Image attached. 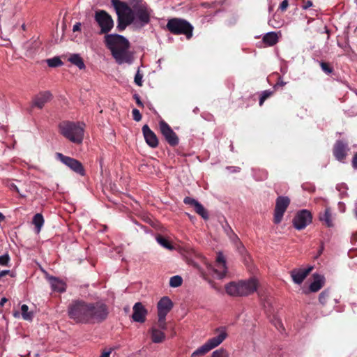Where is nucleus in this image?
I'll return each mask as SVG.
<instances>
[{
	"label": "nucleus",
	"instance_id": "nucleus-1",
	"mask_svg": "<svg viewBox=\"0 0 357 357\" xmlns=\"http://www.w3.org/2000/svg\"><path fill=\"white\" fill-rule=\"evenodd\" d=\"M105 44L119 65H130L133 63L134 56L129 50L130 42L125 36L117 33L107 34Z\"/></svg>",
	"mask_w": 357,
	"mask_h": 357
},
{
	"label": "nucleus",
	"instance_id": "nucleus-2",
	"mask_svg": "<svg viewBox=\"0 0 357 357\" xmlns=\"http://www.w3.org/2000/svg\"><path fill=\"white\" fill-rule=\"evenodd\" d=\"M111 2L118 17L116 29L119 31H123L128 25L134 22L132 9L126 2L120 0H111Z\"/></svg>",
	"mask_w": 357,
	"mask_h": 357
},
{
	"label": "nucleus",
	"instance_id": "nucleus-3",
	"mask_svg": "<svg viewBox=\"0 0 357 357\" xmlns=\"http://www.w3.org/2000/svg\"><path fill=\"white\" fill-rule=\"evenodd\" d=\"M89 303L82 299L73 300L68 306V315L77 324H89Z\"/></svg>",
	"mask_w": 357,
	"mask_h": 357
},
{
	"label": "nucleus",
	"instance_id": "nucleus-4",
	"mask_svg": "<svg viewBox=\"0 0 357 357\" xmlns=\"http://www.w3.org/2000/svg\"><path fill=\"white\" fill-rule=\"evenodd\" d=\"M84 123L64 121L59 126L61 134L75 144H81L84 133Z\"/></svg>",
	"mask_w": 357,
	"mask_h": 357
},
{
	"label": "nucleus",
	"instance_id": "nucleus-5",
	"mask_svg": "<svg viewBox=\"0 0 357 357\" xmlns=\"http://www.w3.org/2000/svg\"><path fill=\"white\" fill-rule=\"evenodd\" d=\"M215 336L208 339L203 345L195 350L191 357H197L207 354L213 349L218 347L228 336L226 328L220 327L215 330Z\"/></svg>",
	"mask_w": 357,
	"mask_h": 357
},
{
	"label": "nucleus",
	"instance_id": "nucleus-6",
	"mask_svg": "<svg viewBox=\"0 0 357 357\" xmlns=\"http://www.w3.org/2000/svg\"><path fill=\"white\" fill-rule=\"evenodd\" d=\"M167 29L173 34L185 35L188 39L192 36L193 26L188 21L180 18H172L168 20Z\"/></svg>",
	"mask_w": 357,
	"mask_h": 357
},
{
	"label": "nucleus",
	"instance_id": "nucleus-7",
	"mask_svg": "<svg viewBox=\"0 0 357 357\" xmlns=\"http://www.w3.org/2000/svg\"><path fill=\"white\" fill-rule=\"evenodd\" d=\"M108 313L107 306L104 303L101 301L89 303V323L101 322L106 319Z\"/></svg>",
	"mask_w": 357,
	"mask_h": 357
},
{
	"label": "nucleus",
	"instance_id": "nucleus-8",
	"mask_svg": "<svg viewBox=\"0 0 357 357\" xmlns=\"http://www.w3.org/2000/svg\"><path fill=\"white\" fill-rule=\"evenodd\" d=\"M132 13L134 18L133 24L137 28H142L150 22L153 10L146 5L137 10H132Z\"/></svg>",
	"mask_w": 357,
	"mask_h": 357
},
{
	"label": "nucleus",
	"instance_id": "nucleus-9",
	"mask_svg": "<svg viewBox=\"0 0 357 357\" xmlns=\"http://www.w3.org/2000/svg\"><path fill=\"white\" fill-rule=\"evenodd\" d=\"M94 18L100 27V33H107L112 29L114 21L105 10H100L96 11Z\"/></svg>",
	"mask_w": 357,
	"mask_h": 357
},
{
	"label": "nucleus",
	"instance_id": "nucleus-10",
	"mask_svg": "<svg viewBox=\"0 0 357 357\" xmlns=\"http://www.w3.org/2000/svg\"><path fill=\"white\" fill-rule=\"evenodd\" d=\"M56 158L76 174L82 176H85V169L79 160L61 153H56Z\"/></svg>",
	"mask_w": 357,
	"mask_h": 357
},
{
	"label": "nucleus",
	"instance_id": "nucleus-11",
	"mask_svg": "<svg viewBox=\"0 0 357 357\" xmlns=\"http://www.w3.org/2000/svg\"><path fill=\"white\" fill-rule=\"evenodd\" d=\"M312 220V216L311 213L306 209H303L297 212L293 218L292 223L295 229L302 230L309 225Z\"/></svg>",
	"mask_w": 357,
	"mask_h": 357
},
{
	"label": "nucleus",
	"instance_id": "nucleus-12",
	"mask_svg": "<svg viewBox=\"0 0 357 357\" xmlns=\"http://www.w3.org/2000/svg\"><path fill=\"white\" fill-rule=\"evenodd\" d=\"M290 199L287 197L279 196L275 202L273 222L278 225L281 222L284 213L289 205Z\"/></svg>",
	"mask_w": 357,
	"mask_h": 357
},
{
	"label": "nucleus",
	"instance_id": "nucleus-13",
	"mask_svg": "<svg viewBox=\"0 0 357 357\" xmlns=\"http://www.w3.org/2000/svg\"><path fill=\"white\" fill-rule=\"evenodd\" d=\"M159 128L162 136L170 146H175L178 144L179 139L177 135L167 123L161 120L159 122Z\"/></svg>",
	"mask_w": 357,
	"mask_h": 357
},
{
	"label": "nucleus",
	"instance_id": "nucleus-14",
	"mask_svg": "<svg viewBox=\"0 0 357 357\" xmlns=\"http://www.w3.org/2000/svg\"><path fill=\"white\" fill-rule=\"evenodd\" d=\"M214 275L219 279L225 276L227 271L225 257L222 252L218 254L217 259L214 267L213 268Z\"/></svg>",
	"mask_w": 357,
	"mask_h": 357
},
{
	"label": "nucleus",
	"instance_id": "nucleus-15",
	"mask_svg": "<svg viewBox=\"0 0 357 357\" xmlns=\"http://www.w3.org/2000/svg\"><path fill=\"white\" fill-rule=\"evenodd\" d=\"M132 310V320L135 322L144 323L146 321L147 310L145 308L143 304L140 302L136 303L134 305Z\"/></svg>",
	"mask_w": 357,
	"mask_h": 357
},
{
	"label": "nucleus",
	"instance_id": "nucleus-16",
	"mask_svg": "<svg viewBox=\"0 0 357 357\" xmlns=\"http://www.w3.org/2000/svg\"><path fill=\"white\" fill-rule=\"evenodd\" d=\"M348 150L347 143L342 140H337L334 145L333 155L338 161L342 162L347 155Z\"/></svg>",
	"mask_w": 357,
	"mask_h": 357
},
{
	"label": "nucleus",
	"instance_id": "nucleus-17",
	"mask_svg": "<svg viewBox=\"0 0 357 357\" xmlns=\"http://www.w3.org/2000/svg\"><path fill=\"white\" fill-rule=\"evenodd\" d=\"M52 98V95L50 91H40L33 98L32 106L42 109Z\"/></svg>",
	"mask_w": 357,
	"mask_h": 357
},
{
	"label": "nucleus",
	"instance_id": "nucleus-18",
	"mask_svg": "<svg viewBox=\"0 0 357 357\" xmlns=\"http://www.w3.org/2000/svg\"><path fill=\"white\" fill-rule=\"evenodd\" d=\"M173 307V303L167 296L162 297L158 303V315L167 316Z\"/></svg>",
	"mask_w": 357,
	"mask_h": 357
},
{
	"label": "nucleus",
	"instance_id": "nucleus-19",
	"mask_svg": "<svg viewBox=\"0 0 357 357\" xmlns=\"http://www.w3.org/2000/svg\"><path fill=\"white\" fill-rule=\"evenodd\" d=\"M241 284L243 291L242 296H246L252 294L257 288V281L253 278L249 280H241Z\"/></svg>",
	"mask_w": 357,
	"mask_h": 357
},
{
	"label": "nucleus",
	"instance_id": "nucleus-20",
	"mask_svg": "<svg viewBox=\"0 0 357 357\" xmlns=\"http://www.w3.org/2000/svg\"><path fill=\"white\" fill-rule=\"evenodd\" d=\"M312 266H309L305 269H294L291 271V276L294 283L300 284L312 270Z\"/></svg>",
	"mask_w": 357,
	"mask_h": 357
},
{
	"label": "nucleus",
	"instance_id": "nucleus-21",
	"mask_svg": "<svg viewBox=\"0 0 357 357\" xmlns=\"http://www.w3.org/2000/svg\"><path fill=\"white\" fill-rule=\"evenodd\" d=\"M142 132L147 144L151 148L157 147L158 145L157 136L147 125H144L142 127Z\"/></svg>",
	"mask_w": 357,
	"mask_h": 357
},
{
	"label": "nucleus",
	"instance_id": "nucleus-22",
	"mask_svg": "<svg viewBox=\"0 0 357 357\" xmlns=\"http://www.w3.org/2000/svg\"><path fill=\"white\" fill-rule=\"evenodd\" d=\"M225 291L231 296H242L243 291L241 280L238 282H230L225 285Z\"/></svg>",
	"mask_w": 357,
	"mask_h": 357
},
{
	"label": "nucleus",
	"instance_id": "nucleus-23",
	"mask_svg": "<svg viewBox=\"0 0 357 357\" xmlns=\"http://www.w3.org/2000/svg\"><path fill=\"white\" fill-rule=\"evenodd\" d=\"M48 280L52 291L60 293L66 291V284L63 280L54 276H50Z\"/></svg>",
	"mask_w": 357,
	"mask_h": 357
},
{
	"label": "nucleus",
	"instance_id": "nucleus-24",
	"mask_svg": "<svg viewBox=\"0 0 357 357\" xmlns=\"http://www.w3.org/2000/svg\"><path fill=\"white\" fill-rule=\"evenodd\" d=\"M149 331L151 336V340L153 343H161L165 340V334L164 331L160 330L155 326H153L150 328Z\"/></svg>",
	"mask_w": 357,
	"mask_h": 357
},
{
	"label": "nucleus",
	"instance_id": "nucleus-25",
	"mask_svg": "<svg viewBox=\"0 0 357 357\" xmlns=\"http://www.w3.org/2000/svg\"><path fill=\"white\" fill-rule=\"evenodd\" d=\"M325 283V278L323 275L314 274V280L310 284L309 289L311 292H317L320 290Z\"/></svg>",
	"mask_w": 357,
	"mask_h": 357
},
{
	"label": "nucleus",
	"instance_id": "nucleus-26",
	"mask_svg": "<svg viewBox=\"0 0 357 357\" xmlns=\"http://www.w3.org/2000/svg\"><path fill=\"white\" fill-rule=\"evenodd\" d=\"M319 220L324 222L328 227H333L332 213L329 208H326L323 213L319 214Z\"/></svg>",
	"mask_w": 357,
	"mask_h": 357
},
{
	"label": "nucleus",
	"instance_id": "nucleus-27",
	"mask_svg": "<svg viewBox=\"0 0 357 357\" xmlns=\"http://www.w3.org/2000/svg\"><path fill=\"white\" fill-rule=\"evenodd\" d=\"M278 34L274 31L268 32L263 37V42L268 46L275 45L278 43Z\"/></svg>",
	"mask_w": 357,
	"mask_h": 357
},
{
	"label": "nucleus",
	"instance_id": "nucleus-28",
	"mask_svg": "<svg viewBox=\"0 0 357 357\" xmlns=\"http://www.w3.org/2000/svg\"><path fill=\"white\" fill-rule=\"evenodd\" d=\"M68 61L76 66L79 70H83L86 68L84 61L79 54H71L68 58Z\"/></svg>",
	"mask_w": 357,
	"mask_h": 357
},
{
	"label": "nucleus",
	"instance_id": "nucleus-29",
	"mask_svg": "<svg viewBox=\"0 0 357 357\" xmlns=\"http://www.w3.org/2000/svg\"><path fill=\"white\" fill-rule=\"evenodd\" d=\"M22 317L26 321H32L33 318V313L29 311V307L26 304L21 306Z\"/></svg>",
	"mask_w": 357,
	"mask_h": 357
},
{
	"label": "nucleus",
	"instance_id": "nucleus-30",
	"mask_svg": "<svg viewBox=\"0 0 357 357\" xmlns=\"http://www.w3.org/2000/svg\"><path fill=\"white\" fill-rule=\"evenodd\" d=\"M195 211L197 214H199L202 218L204 220H207L208 218V214L203 205L199 202L194 206Z\"/></svg>",
	"mask_w": 357,
	"mask_h": 357
},
{
	"label": "nucleus",
	"instance_id": "nucleus-31",
	"mask_svg": "<svg viewBox=\"0 0 357 357\" xmlns=\"http://www.w3.org/2000/svg\"><path fill=\"white\" fill-rule=\"evenodd\" d=\"M33 223L39 232L44 224V218L41 213H36L33 218Z\"/></svg>",
	"mask_w": 357,
	"mask_h": 357
},
{
	"label": "nucleus",
	"instance_id": "nucleus-32",
	"mask_svg": "<svg viewBox=\"0 0 357 357\" xmlns=\"http://www.w3.org/2000/svg\"><path fill=\"white\" fill-rule=\"evenodd\" d=\"M128 5L132 10H137L147 5L144 0H128Z\"/></svg>",
	"mask_w": 357,
	"mask_h": 357
},
{
	"label": "nucleus",
	"instance_id": "nucleus-33",
	"mask_svg": "<svg viewBox=\"0 0 357 357\" xmlns=\"http://www.w3.org/2000/svg\"><path fill=\"white\" fill-rule=\"evenodd\" d=\"M47 65L50 68H56L63 66V63L59 56H54L51 59H48L46 61Z\"/></svg>",
	"mask_w": 357,
	"mask_h": 357
},
{
	"label": "nucleus",
	"instance_id": "nucleus-34",
	"mask_svg": "<svg viewBox=\"0 0 357 357\" xmlns=\"http://www.w3.org/2000/svg\"><path fill=\"white\" fill-rule=\"evenodd\" d=\"M3 184L9 188L11 191H14L17 192L21 197H25V195H22L20 193V189L13 182L12 180L6 179L3 181Z\"/></svg>",
	"mask_w": 357,
	"mask_h": 357
},
{
	"label": "nucleus",
	"instance_id": "nucleus-35",
	"mask_svg": "<svg viewBox=\"0 0 357 357\" xmlns=\"http://www.w3.org/2000/svg\"><path fill=\"white\" fill-rule=\"evenodd\" d=\"M156 241L163 248H167L169 250H174V246L165 238L158 236L156 237Z\"/></svg>",
	"mask_w": 357,
	"mask_h": 357
},
{
	"label": "nucleus",
	"instance_id": "nucleus-36",
	"mask_svg": "<svg viewBox=\"0 0 357 357\" xmlns=\"http://www.w3.org/2000/svg\"><path fill=\"white\" fill-rule=\"evenodd\" d=\"M336 190L340 192V197L341 199H343V198L347 197L348 188L345 183H341L337 184Z\"/></svg>",
	"mask_w": 357,
	"mask_h": 357
},
{
	"label": "nucleus",
	"instance_id": "nucleus-37",
	"mask_svg": "<svg viewBox=\"0 0 357 357\" xmlns=\"http://www.w3.org/2000/svg\"><path fill=\"white\" fill-rule=\"evenodd\" d=\"M183 279L180 275H174L170 278L169 286L171 287H178L181 285Z\"/></svg>",
	"mask_w": 357,
	"mask_h": 357
},
{
	"label": "nucleus",
	"instance_id": "nucleus-38",
	"mask_svg": "<svg viewBox=\"0 0 357 357\" xmlns=\"http://www.w3.org/2000/svg\"><path fill=\"white\" fill-rule=\"evenodd\" d=\"M158 323L155 326L158 328H159L160 330H161L162 331L167 330V322H166V316L162 317L160 315H158Z\"/></svg>",
	"mask_w": 357,
	"mask_h": 357
},
{
	"label": "nucleus",
	"instance_id": "nucleus-39",
	"mask_svg": "<svg viewBox=\"0 0 357 357\" xmlns=\"http://www.w3.org/2000/svg\"><path fill=\"white\" fill-rule=\"evenodd\" d=\"M211 357H229V354L225 349H219L214 351Z\"/></svg>",
	"mask_w": 357,
	"mask_h": 357
},
{
	"label": "nucleus",
	"instance_id": "nucleus-40",
	"mask_svg": "<svg viewBox=\"0 0 357 357\" xmlns=\"http://www.w3.org/2000/svg\"><path fill=\"white\" fill-rule=\"evenodd\" d=\"M10 258L8 252L0 256V266H8Z\"/></svg>",
	"mask_w": 357,
	"mask_h": 357
},
{
	"label": "nucleus",
	"instance_id": "nucleus-41",
	"mask_svg": "<svg viewBox=\"0 0 357 357\" xmlns=\"http://www.w3.org/2000/svg\"><path fill=\"white\" fill-rule=\"evenodd\" d=\"M329 294L330 291L328 289H325L319 294V301L322 305H324L326 303V301L329 297Z\"/></svg>",
	"mask_w": 357,
	"mask_h": 357
},
{
	"label": "nucleus",
	"instance_id": "nucleus-42",
	"mask_svg": "<svg viewBox=\"0 0 357 357\" xmlns=\"http://www.w3.org/2000/svg\"><path fill=\"white\" fill-rule=\"evenodd\" d=\"M272 93H273V91L271 90H265V91H262L261 95L259 98V105L261 106L263 105L264 102L265 101V100L266 98H268V97H270L272 95Z\"/></svg>",
	"mask_w": 357,
	"mask_h": 357
},
{
	"label": "nucleus",
	"instance_id": "nucleus-43",
	"mask_svg": "<svg viewBox=\"0 0 357 357\" xmlns=\"http://www.w3.org/2000/svg\"><path fill=\"white\" fill-rule=\"evenodd\" d=\"M134 82L136 85L139 86H142V83H143V74L140 73V71L138 69V70L137 71L136 74H135V78H134Z\"/></svg>",
	"mask_w": 357,
	"mask_h": 357
},
{
	"label": "nucleus",
	"instance_id": "nucleus-44",
	"mask_svg": "<svg viewBox=\"0 0 357 357\" xmlns=\"http://www.w3.org/2000/svg\"><path fill=\"white\" fill-rule=\"evenodd\" d=\"M320 66L324 72H325L326 74H330L333 71V68L328 66V63L321 61L320 62Z\"/></svg>",
	"mask_w": 357,
	"mask_h": 357
},
{
	"label": "nucleus",
	"instance_id": "nucleus-45",
	"mask_svg": "<svg viewBox=\"0 0 357 357\" xmlns=\"http://www.w3.org/2000/svg\"><path fill=\"white\" fill-rule=\"evenodd\" d=\"M183 202L187 205L194 207V206L198 202V201L194 198L185 197L183 199Z\"/></svg>",
	"mask_w": 357,
	"mask_h": 357
},
{
	"label": "nucleus",
	"instance_id": "nucleus-46",
	"mask_svg": "<svg viewBox=\"0 0 357 357\" xmlns=\"http://www.w3.org/2000/svg\"><path fill=\"white\" fill-rule=\"evenodd\" d=\"M133 119L138 122L142 119V115L139 109L135 108L132 111Z\"/></svg>",
	"mask_w": 357,
	"mask_h": 357
},
{
	"label": "nucleus",
	"instance_id": "nucleus-47",
	"mask_svg": "<svg viewBox=\"0 0 357 357\" xmlns=\"http://www.w3.org/2000/svg\"><path fill=\"white\" fill-rule=\"evenodd\" d=\"M273 324L275 326V328L279 331H282L284 329L282 323L280 319L278 318H274V319L272 321Z\"/></svg>",
	"mask_w": 357,
	"mask_h": 357
},
{
	"label": "nucleus",
	"instance_id": "nucleus-48",
	"mask_svg": "<svg viewBox=\"0 0 357 357\" xmlns=\"http://www.w3.org/2000/svg\"><path fill=\"white\" fill-rule=\"evenodd\" d=\"M313 6V3L311 0H302L301 8L303 10H307Z\"/></svg>",
	"mask_w": 357,
	"mask_h": 357
},
{
	"label": "nucleus",
	"instance_id": "nucleus-49",
	"mask_svg": "<svg viewBox=\"0 0 357 357\" xmlns=\"http://www.w3.org/2000/svg\"><path fill=\"white\" fill-rule=\"evenodd\" d=\"M288 6L289 0H283L280 4L279 9H280L281 11H284L287 8Z\"/></svg>",
	"mask_w": 357,
	"mask_h": 357
},
{
	"label": "nucleus",
	"instance_id": "nucleus-50",
	"mask_svg": "<svg viewBox=\"0 0 357 357\" xmlns=\"http://www.w3.org/2000/svg\"><path fill=\"white\" fill-rule=\"evenodd\" d=\"M231 173H238L240 172L241 168L236 166H227L226 167Z\"/></svg>",
	"mask_w": 357,
	"mask_h": 357
},
{
	"label": "nucleus",
	"instance_id": "nucleus-51",
	"mask_svg": "<svg viewBox=\"0 0 357 357\" xmlns=\"http://www.w3.org/2000/svg\"><path fill=\"white\" fill-rule=\"evenodd\" d=\"M133 98L136 101V103L137 104L138 106L139 107H144V104L143 102H142V100H140V97L139 96L138 94H135L133 96Z\"/></svg>",
	"mask_w": 357,
	"mask_h": 357
},
{
	"label": "nucleus",
	"instance_id": "nucleus-52",
	"mask_svg": "<svg viewBox=\"0 0 357 357\" xmlns=\"http://www.w3.org/2000/svg\"><path fill=\"white\" fill-rule=\"evenodd\" d=\"M82 24L80 22H76L73 27V31H79L81 30Z\"/></svg>",
	"mask_w": 357,
	"mask_h": 357
},
{
	"label": "nucleus",
	"instance_id": "nucleus-53",
	"mask_svg": "<svg viewBox=\"0 0 357 357\" xmlns=\"http://www.w3.org/2000/svg\"><path fill=\"white\" fill-rule=\"evenodd\" d=\"M352 165L354 169H357V153L354 155L352 160Z\"/></svg>",
	"mask_w": 357,
	"mask_h": 357
},
{
	"label": "nucleus",
	"instance_id": "nucleus-54",
	"mask_svg": "<svg viewBox=\"0 0 357 357\" xmlns=\"http://www.w3.org/2000/svg\"><path fill=\"white\" fill-rule=\"evenodd\" d=\"M112 353L111 350L104 351L100 357H110V354Z\"/></svg>",
	"mask_w": 357,
	"mask_h": 357
},
{
	"label": "nucleus",
	"instance_id": "nucleus-55",
	"mask_svg": "<svg viewBox=\"0 0 357 357\" xmlns=\"http://www.w3.org/2000/svg\"><path fill=\"white\" fill-rule=\"evenodd\" d=\"M339 209L341 212H344L345 211V205L344 204V203L340 202L339 204Z\"/></svg>",
	"mask_w": 357,
	"mask_h": 357
},
{
	"label": "nucleus",
	"instance_id": "nucleus-56",
	"mask_svg": "<svg viewBox=\"0 0 357 357\" xmlns=\"http://www.w3.org/2000/svg\"><path fill=\"white\" fill-rule=\"evenodd\" d=\"M286 84V82H283L282 80H279V82L275 85V88L277 87L278 86H283Z\"/></svg>",
	"mask_w": 357,
	"mask_h": 357
},
{
	"label": "nucleus",
	"instance_id": "nucleus-57",
	"mask_svg": "<svg viewBox=\"0 0 357 357\" xmlns=\"http://www.w3.org/2000/svg\"><path fill=\"white\" fill-rule=\"evenodd\" d=\"M6 302H7V298L5 297L2 298L0 301V305L3 306L4 305V303Z\"/></svg>",
	"mask_w": 357,
	"mask_h": 357
},
{
	"label": "nucleus",
	"instance_id": "nucleus-58",
	"mask_svg": "<svg viewBox=\"0 0 357 357\" xmlns=\"http://www.w3.org/2000/svg\"><path fill=\"white\" fill-rule=\"evenodd\" d=\"M3 276H5L10 273V270H3L1 271Z\"/></svg>",
	"mask_w": 357,
	"mask_h": 357
},
{
	"label": "nucleus",
	"instance_id": "nucleus-59",
	"mask_svg": "<svg viewBox=\"0 0 357 357\" xmlns=\"http://www.w3.org/2000/svg\"><path fill=\"white\" fill-rule=\"evenodd\" d=\"M229 148H230V151L234 152V145L232 143H231L230 146H229Z\"/></svg>",
	"mask_w": 357,
	"mask_h": 357
},
{
	"label": "nucleus",
	"instance_id": "nucleus-60",
	"mask_svg": "<svg viewBox=\"0 0 357 357\" xmlns=\"http://www.w3.org/2000/svg\"><path fill=\"white\" fill-rule=\"evenodd\" d=\"M323 250H324V248H323V246H322V247L319 249V252H318L319 255H320L322 253Z\"/></svg>",
	"mask_w": 357,
	"mask_h": 357
},
{
	"label": "nucleus",
	"instance_id": "nucleus-61",
	"mask_svg": "<svg viewBox=\"0 0 357 357\" xmlns=\"http://www.w3.org/2000/svg\"><path fill=\"white\" fill-rule=\"evenodd\" d=\"M5 218L4 215L2 213L0 212V220H3Z\"/></svg>",
	"mask_w": 357,
	"mask_h": 357
},
{
	"label": "nucleus",
	"instance_id": "nucleus-62",
	"mask_svg": "<svg viewBox=\"0 0 357 357\" xmlns=\"http://www.w3.org/2000/svg\"><path fill=\"white\" fill-rule=\"evenodd\" d=\"M197 111H199L198 107H195L193 110L194 112H197Z\"/></svg>",
	"mask_w": 357,
	"mask_h": 357
},
{
	"label": "nucleus",
	"instance_id": "nucleus-63",
	"mask_svg": "<svg viewBox=\"0 0 357 357\" xmlns=\"http://www.w3.org/2000/svg\"><path fill=\"white\" fill-rule=\"evenodd\" d=\"M3 275H2V273H1V271H0V280H1V278H3Z\"/></svg>",
	"mask_w": 357,
	"mask_h": 357
},
{
	"label": "nucleus",
	"instance_id": "nucleus-64",
	"mask_svg": "<svg viewBox=\"0 0 357 357\" xmlns=\"http://www.w3.org/2000/svg\"><path fill=\"white\" fill-rule=\"evenodd\" d=\"M158 63H159V65L161 63V59H158Z\"/></svg>",
	"mask_w": 357,
	"mask_h": 357
}]
</instances>
